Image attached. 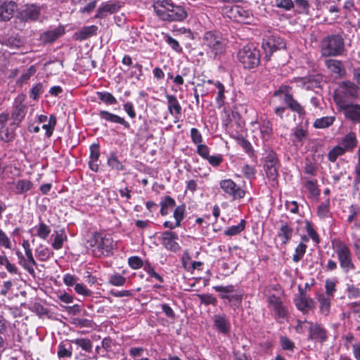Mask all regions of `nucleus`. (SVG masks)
<instances>
[{
	"mask_svg": "<svg viewBox=\"0 0 360 360\" xmlns=\"http://www.w3.org/2000/svg\"><path fill=\"white\" fill-rule=\"evenodd\" d=\"M153 8L157 16L164 21H182L187 16L185 8L174 5L172 0H157L153 4Z\"/></svg>",
	"mask_w": 360,
	"mask_h": 360,
	"instance_id": "f257e3e1",
	"label": "nucleus"
},
{
	"mask_svg": "<svg viewBox=\"0 0 360 360\" xmlns=\"http://www.w3.org/2000/svg\"><path fill=\"white\" fill-rule=\"evenodd\" d=\"M359 87L351 81L340 82L334 91L333 99L337 107H345L359 97Z\"/></svg>",
	"mask_w": 360,
	"mask_h": 360,
	"instance_id": "f03ea898",
	"label": "nucleus"
},
{
	"mask_svg": "<svg viewBox=\"0 0 360 360\" xmlns=\"http://www.w3.org/2000/svg\"><path fill=\"white\" fill-rule=\"evenodd\" d=\"M332 248L344 273L347 274L355 269L353 255L347 244L340 239H334L332 241Z\"/></svg>",
	"mask_w": 360,
	"mask_h": 360,
	"instance_id": "7ed1b4c3",
	"label": "nucleus"
},
{
	"mask_svg": "<svg viewBox=\"0 0 360 360\" xmlns=\"http://www.w3.org/2000/svg\"><path fill=\"white\" fill-rule=\"evenodd\" d=\"M345 51L344 38L340 34L326 37L321 42V53L323 56H338Z\"/></svg>",
	"mask_w": 360,
	"mask_h": 360,
	"instance_id": "20e7f679",
	"label": "nucleus"
},
{
	"mask_svg": "<svg viewBox=\"0 0 360 360\" xmlns=\"http://www.w3.org/2000/svg\"><path fill=\"white\" fill-rule=\"evenodd\" d=\"M202 42L214 57L221 54L224 51L225 40L219 32H206L203 36Z\"/></svg>",
	"mask_w": 360,
	"mask_h": 360,
	"instance_id": "39448f33",
	"label": "nucleus"
},
{
	"mask_svg": "<svg viewBox=\"0 0 360 360\" xmlns=\"http://www.w3.org/2000/svg\"><path fill=\"white\" fill-rule=\"evenodd\" d=\"M90 245L94 248L95 256L101 257L108 255L113 248V240L111 236L95 233L90 240Z\"/></svg>",
	"mask_w": 360,
	"mask_h": 360,
	"instance_id": "423d86ee",
	"label": "nucleus"
},
{
	"mask_svg": "<svg viewBox=\"0 0 360 360\" xmlns=\"http://www.w3.org/2000/svg\"><path fill=\"white\" fill-rule=\"evenodd\" d=\"M222 13L231 20L248 24L252 17V13L249 9L239 5H227L223 7Z\"/></svg>",
	"mask_w": 360,
	"mask_h": 360,
	"instance_id": "0eeeda50",
	"label": "nucleus"
},
{
	"mask_svg": "<svg viewBox=\"0 0 360 360\" xmlns=\"http://www.w3.org/2000/svg\"><path fill=\"white\" fill-rule=\"evenodd\" d=\"M238 58L245 68H254L259 63V51L253 45H247L238 51Z\"/></svg>",
	"mask_w": 360,
	"mask_h": 360,
	"instance_id": "6e6552de",
	"label": "nucleus"
},
{
	"mask_svg": "<svg viewBox=\"0 0 360 360\" xmlns=\"http://www.w3.org/2000/svg\"><path fill=\"white\" fill-rule=\"evenodd\" d=\"M268 307L273 311L274 319L279 323H283L288 318L289 310L279 297L271 295L267 298Z\"/></svg>",
	"mask_w": 360,
	"mask_h": 360,
	"instance_id": "1a4fd4ad",
	"label": "nucleus"
},
{
	"mask_svg": "<svg viewBox=\"0 0 360 360\" xmlns=\"http://www.w3.org/2000/svg\"><path fill=\"white\" fill-rule=\"evenodd\" d=\"M213 289L220 292V298L227 300L231 307L238 308L240 305L243 300V293L236 291L233 285H216L213 287Z\"/></svg>",
	"mask_w": 360,
	"mask_h": 360,
	"instance_id": "9d476101",
	"label": "nucleus"
},
{
	"mask_svg": "<svg viewBox=\"0 0 360 360\" xmlns=\"http://www.w3.org/2000/svg\"><path fill=\"white\" fill-rule=\"evenodd\" d=\"M26 96L24 94H18L13 103L11 112V125L18 126L25 118L27 113V105L25 104Z\"/></svg>",
	"mask_w": 360,
	"mask_h": 360,
	"instance_id": "9b49d317",
	"label": "nucleus"
},
{
	"mask_svg": "<svg viewBox=\"0 0 360 360\" xmlns=\"http://www.w3.org/2000/svg\"><path fill=\"white\" fill-rule=\"evenodd\" d=\"M219 186L222 191L233 200L243 198L246 193V191L243 187L237 185L231 179L221 180L219 183Z\"/></svg>",
	"mask_w": 360,
	"mask_h": 360,
	"instance_id": "f8f14e48",
	"label": "nucleus"
},
{
	"mask_svg": "<svg viewBox=\"0 0 360 360\" xmlns=\"http://www.w3.org/2000/svg\"><path fill=\"white\" fill-rule=\"evenodd\" d=\"M262 47L265 53V58L269 60L274 51L285 47V43L279 36L273 34L263 39Z\"/></svg>",
	"mask_w": 360,
	"mask_h": 360,
	"instance_id": "ddd939ff",
	"label": "nucleus"
},
{
	"mask_svg": "<svg viewBox=\"0 0 360 360\" xmlns=\"http://www.w3.org/2000/svg\"><path fill=\"white\" fill-rule=\"evenodd\" d=\"M264 170L269 180L274 181L278 176V158L275 152L269 150L264 158Z\"/></svg>",
	"mask_w": 360,
	"mask_h": 360,
	"instance_id": "4468645a",
	"label": "nucleus"
},
{
	"mask_svg": "<svg viewBox=\"0 0 360 360\" xmlns=\"http://www.w3.org/2000/svg\"><path fill=\"white\" fill-rule=\"evenodd\" d=\"M44 6H39L36 4L25 5L19 11L18 16L24 21H35L39 19Z\"/></svg>",
	"mask_w": 360,
	"mask_h": 360,
	"instance_id": "2eb2a0df",
	"label": "nucleus"
},
{
	"mask_svg": "<svg viewBox=\"0 0 360 360\" xmlns=\"http://www.w3.org/2000/svg\"><path fill=\"white\" fill-rule=\"evenodd\" d=\"M308 326V340L320 343H323L328 340L327 331L321 325L318 323L309 322Z\"/></svg>",
	"mask_w": 360,
	"mask_h": 360,
	"instance_id": "dca6fc26",
	"label": "nucleus"
},
{
	"mask_svg": "<svg viewBox=\"0 0 360 360\" xmlns=\"http://www.w3.org/2000/svg\"><path fill=\"white\" fill-rule=\"evenodd\" d=\"M178 236L176 233L169 231H164L159 237L162 245L168 250L176 252L180 250V246L176 242Z\"/></svg>",
	"mask_w": 360,
	"mask_h": 360,
	"instance_id": "f3484780",
	"label": "nucleus"
},
{
	"mask_svg": "<svg viewBox=\"0 0 360 360\" xmlns=\"http://www.w3.org/2000/svg\"><path fill=\"white\" fill-rule=\"evenodd\" d=\"M121 8V4L117 1L103 3L97 10L95 18H104L108 14L117 12Z\"/></svg>",
	"mask_w": 360,
	"mask_h": 360,
	"instance_id": "a211bd4d",
	"label": "nucleus"
},
{
	"mask_svg": "<svg viewBox=\"0 0 360 360\" xmlns=\"http://www.w3.org/2000/svg\"><path fill=\"white\" fill-rule=\"evenodd\" d=\"M283 101L290 110L298 115L299 117L302 118L306 115L304 108L294 98L292 94L285 93L283 96Z\"/></svg>",
	"mask_w": 360,
	"mask_h": 360,
	"instance_id": "6ab92c4d",
	"label": "nucleus"
},
{
	"mask_svg": "<svg viewBox=\"0 0 360 360\" xmlns=\"http://www.w3.org/2000/svg\"><path fill=\"white\" fill-rule=\"evenodd\" d=\"M308 131L303 126H296L291 129L290 139L292 145L300 147L308 137Z\"/></svg>",
	"mask_w": 360,
	"mask_h": 360,
	"instance_id": "aec40b11",
	"label": "nucleus"
},
{
	"mask_svg": "<svg viewBox=\"0 0 360 360\" xmlns=\"http://www.w3.org/2000/svg\"><path fill=\"white\" fill-rule=\"evenodd\" d=\"M345 117L355 123H360V105L350 103L339 108Z\"/></svg>",
	"mask_w": 360,
	"mask_h": 360,
	"instance_id": "412c9836",
	"label": "nucleus"
},
{
	"mask_svg": "<svg viewBox=\"0 0 360 360\" xmlns=\"http://www.w3.org/2000/svg\"><path fill=\"white\" fill-rule=\"evenodd\" d=\"M33 186V183L28 179H18L12 181L10 188L16 195H23L31 191Z\"/></svg>",
	"mask_w": 360,
	"mask_h": 360,
	"instance_id": "4be33fe9",
	"label": "nucleus"
},
{
	"mask_svg": "<svg viewBox=\"0 0 360 360\" xmlns=\"http://www.w3.org/2000/svg\"><path fill=\"white\" fill-rule=\"evenodd\" d=\"M214 326L221 334H228L231 330V323L225 314H215L212 318Z\"/></svg>",
	"mask_w": 360,
	"mask_h": 360,
	"instance_id": "5701e85b",
	"label": "nucleus"
},
{
	"mask_svg": "<svg viewBox=\"0 0 360 360\" xmlns=\"http://www.w3.org/2000/svg\"><path fill=\"white\" fill-rule=\"evenodd\" d=\"M16 9L17 5L15 2L0 0V19L4 21L9 20Z\"/></svg>",
	"mask_w": 360,
	"mask_h": 360,
	"instance_id": "b1692460",
	"label": "nucleus"
},
{
	"mask_svg": "<svg viewBox=\"0 0 360 360\" xmlns=\"http://www.w3.org/2000/svg\"><path fill=\"white\" fill-rule=\"evenodd\" d=\"M100 118L103 120L110 123L120 124L124 126L126 129H129V123L125 120L124 117H120L117 115L113 114L106 110H101L98 112Z\"/></svg>",
	"mask_w": 360,
	"mask_h": 360,
	"instance_id": "393cba45",
	"label": "nucleus"
},
{
	"mask_svg": "<svg viewBox=\"0 0 360 360\" xmlns=\"http://www.w3.org/2000/svg\"><path fill=\"white\" fill-rule=\"evenodd\" d=\"M90 156L89 161V168L94 172H98L99 168L98 160L100 157V148L97 143H93L89 147Z\"/></svg>",
	"mask_w": 360,
	"mask_h": 360,
	"instance_id": "a878e982",
	"label": "nucleus"
},
{
	"mask_svg": "<svg viewBox=\"0 0 360 360\" xmlns=\"http://www.w3.org/2000/svg\"><path fill=\"white\" fill-rule=\"evenodd\" d=\"M358 141L356 135L354 131H349L342 138L340 146L345 152H351L357 146Z\"/></svg>",
	"mask_w": 360,
	"mask_h": 360,
	"instance_id": "bb28decb",
	"label": "nucleus"
},
{
	"mask_svg": "<svg viewBox=\"0 0 360 360\" xmlns=\"http://www.w3.org/2000/svg\"><path fill=\"white\" fill-rule=\"evenodd\" d=\"M166 98L168 104V110L169 113L176 119H179L181 114V106L174 95L167 94Z\"/></svg>",
	"mask_w": 360,
	"mask_h": 360,
	"instance_id": "cd10ccee",
	"label": "nucleus"
},
{
	"mask_svg": "<svg viewBox=\"0 0 360 360\" xmlns=\"http://www.w3.org/2000/svg\"><path fill=\"white\" fill-rule=\"evenodd\" d=\"M297 308L304 313L308 312L314 307V301L305 294H301L295 300Z\"/></svg>",
	"mask_w": 360,
	"mask_h": 360,
	"instance_id": "c85d7f7f",
	"label": "nucleus"
},
{
	"mask_svg": "<svg viewBox=\"0 0 360 360\" xmlns=\"http://www.w3.org/2000/svg\"><path fill=\"white\" fill-rule=\"evenodd\" d=\"M72 354V346L71 340L63 341L58 346L57 355L60 359L70 358Z\"/></svg>",
	"mask_w": 360,
	"mask_h": 360,
	"instance_id": "c756f323",
	"label": "nucleus"
},
{
	"mask_svg": "<svg viewBox=\"0 0 360 360\" xmlns=\"http://www.w3.org/2000/svg\"><path fill=\"white\" fill-rule=\"evenodd\" d=\"M328 69L334 74L343 77L345 75V70L341 61L329 59L326 61Z\"/></svg>",
	"mask_w": 360,
	"mask_h": 360,
	"instance_id": "7c9ffc66",
	"label": "nucleus"
},
{
	"mask_svg": "<svg viewBox=\"0 0 360 360\" xmlns=\"http://www.w3.org/2000/svg\"><path fill=\"white\" fill-rule=\"evenodd\" d=\"M14 138V129L8 127L7 123L0 124V141L8 143L12 141Z\"/></svg>",
	"mask_w": 360,
	"mask_h": 360,
	"instance_id": "2f4dec72",
	"label": "nucleus"
},
{
	"mask_svg": "<svg viewBox=\"0 0 360 360\" xmlns=\"http://www.w3.org/2000/svg\"><path fill=\"white\" fill-rule=\"evenodd\" d=\"M260 134L264 140L269 139L273 132L272 123L269 120L264 119L259 122Z\"/></svg>",
	"mask_w": 360,
	"mask_h": 360,
	"instance_id": "473e14b6",
	"label": "nucleus"
},
{
	"mask_svg": "<svg viewBox=\"0 0 360 360\" xmlns=\"http://www.w3.org/2000/svg\"><path fill=\"white\" fill-rule=\"evenodd\" d=\"M37 258L41 261H48L53 255V252L46 246L39 245L35 250Z\"/></svg>",
	"mask_w": 360,
	"mask_h": 360,
	"instance_id": "72a5a7b5",
	"label": "nucleus"
},
{
	"mask_svg": "<svg viewBox=\"0 0 360 360\" xmlns=\"http://www.w3.org/2000/svg\"><path fill=\"white\" fill-rule=\"evenodd\" d=\"M25 254L26 258H25L23 257V259H22V261H23L22 266L31 275H34V269L33 268V266H36L37 265V262H35V260L34 259V257L32 255V250L25 251Z\"/></svg>",
	"mask_w": 360,
	"mask_h": 360,
	"instance_id": "f704fd0d",
	"label": "nucleus"
},
{
	"mask_svg": "<svg viewBox=\"0 0 360 360\" xmlns=\"http://www.w3.org/2000/svg\"><path fill=\"white\" fill-rule=\"evenodd\" d=\"M64 34V28L58 27L51 30L45 32L43 34L42 39L45 42L51 43Z\"/></svg>",
	"mask_w": 360,
	"mask_h": 360,
	"instance_id": "c9c22d12",
	"label": "nucleus"
},
{
	"mask_svg": "<svg viewBox=\"0 0 360 360\" xmlns=\"http://www.w3.org/2000/svg\"><path fill=\"white\" fill-rule=\"evenodd\" d=\"M302 87L305 90H314L316 88L320 87L319 78H316L314 76H309L301 79Z\"/></svg>",
	"mask_w": 360,
	"mask_h": 360,
	"instance_id": "e433bc0d",
	"label": "nucleus"
},
{
	"mask_svg": "<svg viewBox=\"0 0 360 360\" xmlns=\"http://www.w3.org/2000/svg\"><path fill=\"white\" fill-rule=\"evenodd\" d=\"M317 215L321 219L329 218L331 216L330 211V199L327 198L317 207Z\"/></svg>",
	"mask_w": 360,
	"mask_h": 360,
	"instance_id": "4c0bfd02",
	"label": "nucleus"
},
{
	"mask_svg": "<svg viewBox=\"0 0 360 360\" xmlns=\"http://www.w3.org/2000/svg\"><path fill=\"white\" fill-rule=\"evenodd\" d=\"M335 117L334 116H326L316 119L314 123L313 127L315 129H326L334 123Z\"/></svg>",
	"mask_w": 360,
	"mask_h": 360,
	"instance_id": "58836bf2",
	"label": "nucleus"
},
{
	"mask_svg": "<svg viewBox=\"0 0 360 360\" xmlns=\"http://www.w3.org/2000/svg\"><path fill=\"white\" fill-rule=\"evenodd\" d=\"M160 214L162 216H166L169 214L170 208L175 206V200L170 196H165L160 202Z\"/></svg>",
	"mask_w": 360,
	"mask_h": 360,
	"instance_id": "ea45409f",
	"label": "nucleus"
},
{
	"mask_svg": "<svg viewBox=\"0 0 360 360\" xmlns=\"http://www.w3.org/2000/svg\"><path fill=\"white\" fill-rule=\"evenodd\" d=\"M52 236L54 237L53 241L51 243L52 248L56 250L61 249L64 241L67 239V236L64 231H56L55 234H53Z\"/></svg>",
	"mask_w": 360,
	"mask_h": 360,
	"instance_id": "a19ab883",
	"label": "nucleus"
},
{
	"mask_svg": "<svg viewBox=\"0 0 360 360\" xmlns=\"http://www.w3.org/2000/svg\"><path fill=\"white\" fill-rule=\"evenodd\" d=\"M278 236L282 240L283 243L285 244L292 236V229L287 223L283 222L278 231Z\"/></svg>",
	"mask_w": 360,
	"mask_h": 360,
	"instance_id": "79ce46f5",
	"label": "nucleus"
},
{
	"mask_svg": "<svg viewBox=\"0 0 360 360\" xmlns=\"http://www.w3.org/2000/svg\"><path fill=\"white\" fill-rule=\"evenodd\" d=\"M246 221L245 219H241L237 225H233L228 227L224 231V235L227 236H233L241 233L245 227Z\"/></svg>",
	"mask_w": 360,
	"mask_h": 360,
	"instance_id": "37998d69",
	"label": "nucleus"
},
{
	"mask_svg": "<svg viewBox=\"0 0 360 360\" xmlns=\"http://www.w3.org/2000/svg\"><path fill=\"white\" fill-rule=\"evenodd\" d=\"M34 230L36 231V236L43 240H46L51 233L50 226L41 221L34 226Z\"/></svg>",
	"mask_w": 360,
	"mask_h": 360,
	"instance_id": "c03bdc74",
	"label": "nucleus"
},
{
	"mask_svg": "<svg viewBox=\"0 0 360 360\" xmlns=\"http://www.w3.org/2000/svg\"><path fill=\"white\" fill-rule=\"evenodd\" d=\"M107 164L112 169H115L117 172L124 169V166L118 160V158L115 153H111L110 154V156L108 158Z\"/></svg>",
	"mask_w": 360,
	"mask_h": 360,
	"instance_id": "a18cd8bd",
	"label": "nucleus"
},
{
	"mask_svg": "<svg viewBox=\"0 0 360 360\" xmlns=\"http://www.w3.org/2000/svg\"><path fill=\"white\" fill-rule=\"evenodd\" d=\"M0 42L11 48H18L22 44V41L18 36H10L0 39Z\"/></svg>",
	"mask_w": 360,
	"mask_h": 360,
	"instance_id": "49530a36",
	"label": "nucleus"
},
{
	"mask_svg": "<svg viewBox=\"0 0 360 360\" xmlns=\"http://www.w3.org/2000/svg\"><path fill=\"white\" fill-rule=\"evenodd\" d=\"M333 297L326 296L324 295H321L318 297V301L320 304V310L322 314L324 315H327L330 309V300Z\"/></svg>",
	"mask_w": 360,
	"mask_h": 360,
	"instance_id": "de8ad7c7",
	"label": "nucleus"
},
{
	"mask_svg": "<svg viewBox=\"0 0 360 360\" xmlns=\"http://www.w3.org/2000/svg\"><path fill=\"white\" fill-rule=\"evenodd\" d=\"M214 86L217 88V96L216 97V103L217 105L220 108L224 105L225 103V88L222 83L219 81H216L214 82Z\"/></svg>",
	"mask_w": 360,
	"mask_h": 360,
	"instance_id": "09e8293b",
	"label": "nucleus"
},
{
	"mask_svg": "<svg viewBox=\"0 0 360 360\" xmlns=\"http://www.w3.org/2000/svg\"><path fill=\"white\" fill-rule=\"evenodd\" d=\"M98 27L96 25H90L83 27L79 32V39L80 40L86 39L91 36L97 34Z\"/></svg>",
	"mask_w": 360,
	"mask_h": 360,
	"instance_id": "8fccbe9b",
	"label": "nucleus"
},
{
	"mask_svg": "<svg viewBox=\"0 0 360 360\" xmlns=\"http://www.w3.org/2000/svg\"><path fill=\"white\" fill-rule=\"evenodd\" d=\"M98 98L107 105H113L117 103L115 97L110 92L108 91H98L96 92Z\"/></svg>",
	"mask_w": 360,
	"mask_h": 360,
	"instance_id": "3c124183",
	"label": "nucleus"
},
{
	"mask_svg": "<svg viewBox=\"0 0 360 360\" xmlns=\"http://www.w3.org/2000/svg\"><path fill=\"white\" fill-rule=\"evenodd\" d=\"M346 293L349 299H356L360 297V288L353 283H346Z\"/></svg>",
	"mask_w": 360,
	"mask_h": 360,
	"instance_id": "603ef678",
	"label": "nucleus"
},
{
	"mask_svg": "<svg viewBox=\"0 0 360 360\" xmlns=\"http://www.w3.org/2000/svg\"><path fill=\"white\" fill-rule=\"evenodd\" d=\"M345 153V150L338 145L328 152V158L331 162H335L339 156L344 155Z\"/></svg>",
	"mask_w": 360,
	"mask_h": 360,
	"instance_id": "864d4df0",
	"label": "nucleus"
},
{
	"mask_svg": "<svg viewBox=\"0 0 360 360\" xmlns=\"http://www.w3.org/2000/svg\"><path fill=\"white\" fill-rule=\"evenodd\" d=\"M72 343H75L78 347H81L85 352H90L92 349V343L90 340L87 338H77L71 340Z\"/></svg>",
	"mask_w": 360,
	"mask_h": 360,
	"instance_id": "5fc2aeb1",
	"label": "nucleus"
},
{
	"mask_svg": "<svg viewBox=\"0 0 360 360\" xmlns=\"http://www.w3.org/2000/svg\"><path fill=\"white\" fill-rule=\"evenodd\" d=\"M35 72V67L34 65H31L21 75L18 79L17 83L22 86L23 84L26 83Z\"/></svg>",
	"mask_w": 360,
	"mask_h": 360,
	"instance_id": "6e6d98bb",
	"label": "nucleus"
},
{
	"mask_svg": "<svg viewBox=\"0 0 360 360\" xmlns=\"http://www.w3.org/2000/svg\"><path fill=\"white\" fill-rule=\"evenodd\" d=\"M307 250V245L304 243H300L295 248V253L292 255V260L295 262H300L304 257Z\"/></svg>",
	"mask_w": 360,
	"mask_h": 360,
	"instance_id": "4d7b16f0",
	"label": "nucleus"
},
{
	"mask_svg": "<svg viewBox=\"0 0 360 360\" xmlns=\"http://www.w3.org/2000/svg\"><path fill=\"white\" fill-rule=\"evenodd\" d=\"M337 281L334 279H327L325 283V288H326V296L333 297H334V294L336 292V285Z\"/></svg>",
	"mask_w": 360,
	"mask_h": 360,
	"instance_id": "13d9d810",
	"label": "nucleus"
},
{
	"mask_svg": "<svg viewBox=\"0 0 360 360\" xmlns=\"http://www.w3.org/2000/svg\"><path fill=\"white\" fill-rule=\"evenodd\" d=\"M127 281V278L120 274H114L109 277V283L114 286H123Z\"/></svg>",
	"mask_w": 360,
	"mask_h": 360,
	"instance_id": "bf43d9fd",
	"label": "nucleus"
},
{
	"mask_svg": "<svg viewBox=\"0 0 360 360\" xmlns=\"http://www.w3.org/2000/svg\"><path fill=\"white\" fill-rule=\"evenodd\" d=\"M304 224H305L304 229H305L307 233H308V236L315 243H316V244L319 243L320 240H319V235L317 234L316 231L313 228L311 223L309 221L306 220L304 221Z\"/></svg>",
	"mask_w": 360,
	"mask_h": 360,
	"instance_id": "052dcab7",
	"label": "nucleus"
},
{
	"mask_svg": "<svg viewBox=\"0 0 360 360\" xmlns=\"http://www.w3.org/2000/svg\"><path fill=\"white\" fill-rule=\"evenodd\" d=\"M56 124V119L54 116H51L46 123L43 124L42 129L46 130V135L50 137L52 135L54 127Z\"/></svg>",
	"mask_w": 360,
	"mask_h": 360,
	"instance_id": "680f3d73",
	"label": "nucleus"
},
{
	"mask_svg": "<svg viewBox=\"0 0 360 360\" xmlns=\"http://www.w3.org/2000/svg\"><path fill=\"white\" fill-rule=\"evenodd\" d=\"M185 210L186 208L184 205H179L175 208L173 217L176 222V225L181 226V222L184 218Z\"/></svg>",
	"mask_w": 360,
	"mask_h": 360,
	"instance_id": "e2e57ef3",
	"label": "nucleus"
},
{
	"mask_svg": "<svg viewBox=\"0 0 360 360\" xmlns=\"http://www.w3.org/2000/svg\"><path fill=\"white\" fill-rule=\"evenodd\" d=\"M43 85L41 83H37L32 86L30 91V96L34 100H37L43 94Z\"/></svg>",
	"mask_w": 360,
	"mask_h": 360,
	"instance_id": "0e129e2a",
	"label": "nucleus"
},
{
	"mask_svg": "<svg viewBox=\"0 0 360 360\" xmlns=\"http://www.w3.org/2000/svg\"><path fill=\"white\" fill-rule=\"evenodd\" d=\"M165 39L166 43L170 46V47L176 52L181 53L182 51V48L179 45V42L174 38H172L170 35L167 34L165 37Z\"/></svg>",
	"mask_w": 360,
	"mask_h": 360,
	"instance_id": "69168bd1",
	"label": "nucleus"
},
{
	"mask_svg": "<svg viewBox=\"0 0 360 360\" xmlns=\"http://www.w3.org/2000/svg\"><path fill=\"white\" fill-rule=\"evenodd\" d=\"M143 269L150 277L155 278L160 283L164 282V279H163L162 276H161L160 274L156 273L154 268L150 264H148V263L146 264L143 266Z\"/></svg>",
	"mask_w": 360,
	"mask_h": 360,
	"instance_id": "338daca9",
	"label": "nucleus"
},
{
	"mask_svg": "<svg viewBox=\"0 0 360 360\" xmlns=\"http://www.w3.org/2000/svg\"><path fill=\"white\" fill-rule=\"evenodd\" d=\"M199 300L202 304L205 305H215L217 299L211 294L198 295Z\"/></svg>",
	"mask_w": 360,
	"mask_h": 360,
	"instance_id": "774afa93",
	"label": "nucleus"
}]
</instances>
